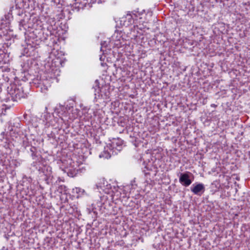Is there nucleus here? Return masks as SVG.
<instances>
[{"mask_svg":"<svg viewBox=\"0 0 250 250\" xmlns=\"http://www.w3.org/2000/svg\"><path fill=\"white\" fill-rule=\"evenodd\" d=\"M63 56L64 53L62 51L55 48L52 49L44 64L48 75H50V76H48L50 78L48 79L43 77L40 79L39 83V86L42 92H45L51 86V79L55 78L60 75V68L61 66H62L64 61Z\"/></svg>","mask_w":250,"mask_h":250,"instance_id":"f257e3e1","label":"nucleus"},{"mask_svg":"<svg viewBox=\"0 0 250 250\" xmlns=\"http://www.w3.org/2000/svg\"><path fill=\"white\" fill-rule=\"evenodd\" d=\"M97 189L100 192L110 195L113 201H117L122 197L121 191L117 183L112 181H107L104 178L100 179L96 184Z\"/></svg>","mask_w":250,"mask_h":250,"instance_id":"f03ea898","label":"nucleus"},{"mask_svg":"<svg viewBox=\"0 0 250 250\" xmlns=\"http://www.w3.org/2000/svg\"><path fill=\"white\" fill-rule=\"evenodd\" d=\"M135 15V21L137 24L134 26L133 29H131L129 37L131 39H136L143 34L142 30L147 27L146 24L149 21L148 18L152 16V12H148L146 13L145 11L142 12H134Z\"/></svg>","mask_w":250,"mask_h":250,"instance_id":"7ed1b4c3","label":"nucleus"},{"mask_svg":"<svg viewBox=\"0 0 250 250\" xmlns=\"http://www.w3.org/2000/svg\"><path fill=\"white\" fill-rule=\"evenodd\" d=\"M54 114L58 116L63 122L65 123L78 117L80 111L72 106L58 105L55 108Z\"/></svg>","mask_w":250,"mask_h":250,"instance_id":"20e7f679","label":"nucleus"},{"mask_svg":"<svg viewBox=\"0 0 250 250\" xmlns=\"http://www.w3.org/2000/svg\"><path fill=\"white\" fill-rule=\"evenodd\" d=\"M77 158H67L62 161V168L64 172L71 177L75 176L78 172L80 163L76 161Z\"/></svg>","mask_w":250,"mask_h":250,"instance_id":"39448f33","label":"nucleus"},{"mask_svg":"<svg viewBox=\"0 0 250 250\" xmlns=\"http://www.w3.org/2000/svg\"><path fill=\"white\" fill-rule=\"evenodd\" d=\"M125 35L121 31H116L112 36L110 43L114 47L121 48L126 44L127 41L125 38Z\"/></svg>","mask_w":250,"mask_h":250,"instance_id":"423d86ee","label":"nucleus"},{"mask_svg":"<svg viewBox=\"0 0 250 250\" xmlns=\"http://www.w3.org/2000/svg\"><path fill=\"white\" fill-rule=\"evenodd\" d=\"M108 144V146L110 147L113 151H114V154H117L122 149L123 141L120 138H114Z\"/></svg>","mask_w":250,"mask_h":250,"instance_id":"0eeeda50","label":"nucleus"},{"mask_svg":"<svg viewBox=\"0 0 250 250\" xmlns=\"http://www.w3.org/2000/svg\"><path fill=\"white\" fill-rule=\"evenodd\" d=\"M135 17L134 12L128 13L121 19V24L124 26L127 27L134 23L136 21Z\"/></svg>","mask_w":250,"mask_h":250,"instance_id":"6e6552de","label":"nucleus"},{"mask_svg":"<svg viewBox=\"0 0 250 250\" xmlns=\"http://www.w3.org/2000/svg\"><path fill=\"white\" fill-rule=\"evenodd\" d=\"M9 93L12 97L16 99H20L24 97L22 88L16 85L12 86L9 90Z\"/></svg>","mask_w":250,"mask_h":250,"instance_id":"1a4fd4ad","label":"nucleus"},{"mask_svg":"<svg viewBox=\"0 0 250 250\" xmlns=\"http://www.w3.org/2000/svg\"><path fill=\"white\" fill-rule=\"evenodd\" d=\"M191 175L192 174L188 172L181 173L179 177L180 183L185 187H188L192 182V180L190 179Z\"/></svg>","mask_w":250,"mask_h":250,"instance_id":"9d476101","label":"nucleus"},{"mask_svg":"<svg viewBox=\"0 0 250 250\" xmlns=\"http://www.w3.org/2000/svg\"><path fill=\"white\" fill-rule=\"evenodd\" d=\"M190 190L194 194L201 195L204 192L205 188L202 183H195L191 187Z\"/></svg>","mask_w":250,"mask_h":250,"instance_id":"9b49d317","label":"nucleus"},{"mask_svg":"<svg viewBox=\"0 0 250 250\" xmlns=\"http://www.w3.org/2000/svg\"><path fill=\"white\" fill-rule=\"evenodd\" d=\"M44 119L46 124L49 125H55L56 123L59 122V119L57 117H55L54 115H52L48 113H46L44 115Z\"/></svg>","mask_w":250,"mask_h":250,"instance_id":"f8f14e48","label":"nucleus"},{"mask_svg":"<svg viewBox=\"0 0 250 250\" xmlns=\"http://www.w3.org/2000/svg\"><path fill=\"white\" fill-rule=\"evenodd\" d=\"M114 151L111 149L110 147L108 146V144L104 147V150L100 154V158H104L108 159L111 157L112 155H115Z\"/></svg>","mask_w":250,"mask_h":250,"instance_id":"ddd939ff","label":"nucleus"},{"mask_svg":"<svg viewBox=\"0 0 250 250\" xmlns=\"http://www.w3.org/2000/svg\"><path fill=\"white\" fill-rule=\"evenodd\" d=\"M98 92L99 96H101L104 99H106L109 97V86L107 85H104L102 87H100L98 86Z\"/></svg>","mask_w":250,"mask_h":250,"instance_id":"4468645a","label":"nucleus"},{"mask_svg":"<svg viewBox=\"0 0 250 250\" xmlns=\"http://www.w3.org/2000/svg\"><path fill=\"white\" fill-rule=\"evenodd\" d=\"M76 3H82L86 4V3H92L97 2L98 3L104 2L105 0H75Z\"/></svg>","mask_w":250,"mask_h":250,"instance_id":"2eb2a0df","label":"nucleus"},{"mask_svg":"<svg viewBox=\"0 0 250 250\" xmlns=\"http://www.w3.org/2000/svg\"><path fill=\"white\" fill-rule=\"evenodd\" d=\"M84 190L80 188H75L73 189V193L76 194L77 198L82 196L84 194Z\"/></svg>","mask_w":250,"mask_h":250,"instance_id":"dca6fc26","label":"nucleus"},{"mask_svg":"<svg viewBox=\"0 0 250 250\" xmlns=\"http://www.w3.org/2000/svg\"><path fill=\"white\" fill-rule=\"evenodd\" d=\"M119 188L122 189L123 190L121 191L122 197H121V198L118 199V200H122L123 198H128L129 197V193H128V191H127V190H128V188H127L125 187L124 188H122L119 187Z\"/></svg>","mask_w":250,"mask_h":250,"instance_id":"f3484780","label":"nucleus"},{"mask_svg":"<svg viewBox=\"0 0 250 250\" xmlns=\"http://www.w3.org/2000/svg\"><path fill=\"white\" fill-rule=\"evenodd\" d=\"M34 48L32 47L31 45H27V47L25 49V51L27 50L26 53L27 56H31L35 55Z\"/></svg>","mask_w":250,"mask_h":250,"instance_id":"a211bd4d","label":"nucleus"},{"mask_svg":"<svg viewBox=\"0 0 250 250\" xmlns=\"http://www.w3.org/2000/svg\"><path fill=\"white\" fill-rule=\"evenodd\" d=\"M107 45V43L105 42H102L101 43V50L103 52H104V50L103 49V48L104 47H105Z\"/></svg>","mask_w":250,"mask_h":250,"instance_id":"6ab92c4d","label":"nucleus"},{"mask_svg":"<svg viewBox=\"0 0 250 250\" xmlns=\"http://www.w3.org/2000/svg\"><path fill=\"white\" fill-rule=\"evenodd\" d=\"M50 171H51V168L49 167H47V171H46V172H45L44 171H43V172L44 173L45 175H48L50 174Z\"/></svg>","mask_w":250,"mask_h":250,"instance_id":"aec40b11","label":"nucleus"},{"mask_svg":"<svg viewBox=\"0 0 250 250\" xmlns=\"http://www.w3.org/2000/svg\"><path fill=\"white\" fill-rule=\"evenodd\" d=\"M20 26H22L23 27H24V28H25V27H24V24L22 23V22L21 21V22H20Z\"/></svg>","mask_w":250,"mask_h":250,"instance_id":"412c9836","label":"nucleus"},{"mask_svg":"<svg viewBox=\"0 0 250 250\" xmlns=\"http://www.w3.org/2000/svg\"><path fill=\"white\" fill-rule=\"evenodd\" d=\"M59 188H60V189L65 188V186H61Z\"/></svg>","mask_w":250,"mask_h":250,"instance_id":"4be33fe9","label":"nucleus"},{"mask_svg":"<svg viewBox=\"0 0 250 250\" xmlns=\"http://www.w3.org/2000/svg\"><path fill=\"white\" fill-rule=\"evenodd\" d=\"M95 83H98V80H96Z\"/></svg>","mask_w":250,"mask_h":250,"instance_id":"5701e85b","label":"nucleus"},{"mask_svg":"<svg viewBox=\"0 0 250 250\" xmlns=\"http://www.w3.org/2000/svg\"><path fill=\"white\" fill-rule=\"evenodd\" d=\"M62 39L63 40H64V37H62Z\"/></svg>","mask_w":250,"mask_h":250,"instance_id":"b1692460","label":"nucleus"},{"mask_svg":"<svg viewBox=\"0 0 250 250\" xmlns=\"http://www.w3.org/2000/svg\"><path fill=\"white\" fill-rule=\"evenodd\" d=\"M102 57H100V60H102Z\"/></svg>","mask_w":250,"mask_h":250,"instance_id":"393cba45","label":"nucleus"},{"mask_svg":"<svg viewBox=\"0 0 250 250\" xmlns=\"http://www.w3.org/2000/svg\"><path fill=\"white\" fill-rule=\"evenodd\" d=\"M101 64H102L103 66H104V63H101Z\"/></svg>","mask_w":250,"mask_h":250,"instance_id":"a878e982","label":"nucleus"}]
</instances>
